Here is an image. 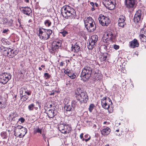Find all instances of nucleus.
Returning a JSON list of instances; mask_svg holds the SVG:
<instances>
[{
    "mask_svg": "<svg viewBox=\"0 0 146 146\" xmlns=\"http://www.w3.org/2000/svg\"><path fill=\"white\" fill-rule=\"evenodd\" d=\"M61 13L62 16L68 19L69 23H71L74 19L76 16L75 10L70 7L66 5L61 9Z\"/></svg>",
    "mask_w": 146,
    "mask_h": 146,
    "instance_id": "f257e3e1",
    "label": "nucleus"
},
{
    "mask_svg": "<svg viewBox=\"0 0 146 146\" xmlns=\"http://www.w3.org/2000/svg\"><path fill=\"white\" fill-rule=\"evenodd\" d=\"M61 13L62 16L68 19L69 23H71L74 19L76 16L75 10L70 7L66 5L61 9Z\"/></svg>",
    "mask_w": 146,
    "mask_h": 146,
    "instance_id": "f03ea898",
    "label": "nucleus"
},
{
    "mask_svg": "<svg viewBox=\"0 0 146 146\" xmlns=\"http://www.w3.org/2000/svg\"><path fill=\"white\" fill-rule=\"evenodd\" d=\"M75 95L77 99L79 100L81 102L86 103L88 100V97L87 93L82 88H77L75 90Z\"/></svg>",
    "mask_w": 146,
    "mask_h": 146,
    "instance_id": "7ed1b4c3",
    "label": "nucleus"
},
{
    "mask_svg": "<svg viewBox=\"0 0 146 146\" xmlns=\"http://www.w3.org/2000/svg\"><path fill=\"white\" fill-rule=\"evenodd\" d=\"M93 68L92 65L85 66L82 70L80 77L84 82L87 81L91 77Z\"/></svg>",
    "mask_w": 146,
    "mask_h": 146,
    "instance_id": "20e7f679",
    "label": "nucleus"
},
{
    "mask_svg": "<svg viewBox=\"0 0 146 146\" xmlns=\"http://www.w3.org/2000/svg\"><path fill=\"white\" fill-rule=\"evenodd\" d=\"M113 104L111 100L108 97H104L101 100V105L102 107L106 109H108L109 113L113 111L112 108Z\"/></svg>",
    "mask_w": 146,
    "mask_h": 146,
    "instance_id": "39448f33",
    "label": "nucleus"
},
{
    "mask_svg": "<svg viewBox=\"0 0 146 146\" xmlns=\"http://www.w3.org/2000/svg\"><path fill=\"white\" fill-rule=\"evenodd\" d=\"M84 23L85 27L88 32H93L96 30L95 23L91 17H89L85 19Z\"/></svg>",
    "mask_w": 146,
    "mask_h": 146,
    "instance_id": "423d86ee",
    "label": "nucleus"
},
{
    "mask_svg": "<svg viewBox=\"0 0 146 146\" xmlns=\"http://www.w3.org/2000/svg\"><path fill=\"white\" fill-rule=\"evenodd\" d=\"M38 31V36L40 39L43 40L48 39L52 33V31L50 29L44 28L39 29Z\"/></svg>",
    "mask_w": 146,
    "mask_h": 146,
    "instance_id": "0eeeda50",
    "label": "nucleus"
},
{
    "mask_svg": "<svg viewBox=\"0 0 146 146\" xmlns=\"http://www.w3.org/2000/svg\"><path fill=\"white\" fill-rule=\"evenodd\" d=\"M100 23L102 26H108L110 23V20L108 17L100 14L98 18Z\"/></svg>",
    "mask_w": 146,
    "mask_h": 146,
    "instance_id": "6e6552de",
    "label": "nucleus"
},
{
    "mask_svg": "<svg viewBox=\"0 0 146 146\" xmlns=\"http://www.w3.org/2000/svg\"><path fill=\"white\" fill-rule=\"evenodd\" d=\"M59 130L62 133L66 134L70 132L71 128L70 125L64 124H60L58 125Z\"/></svg>",
    "mask_w": 146,
    "mask_h": 146,
    "instance_id": "1a4fd4ad",
    "label": "nucleus"
},
{
    "mask_svg": "<svg viewBox=\"0 0 146 146\" xmlns=\"http://www.w3.org/2000/svg\"><path fill=\"white\" fill-rule=\"evenodd\" d=\"M11 76L10 73H3L0 74V82L5 84L11 79Z\"/></svg>",
    "mask_w": 146,
    "mask_h": 146,
    "instance_id": "9d476101",
    "label": "nucleus"
},
{
    "mask_svg": "<svg viewBox=\"0 0 146 146\" xmlns=\"http://www.w3.org/2000/svg\"><path fill=\"white\" fill-rule=\"evenodd\" d=\"M106 39H105L104 41L103 40L104 42L107 43L106 40H110L111 41L114 39L115 38V32L113 30L109 29H108L106 33Z\"/></svg>",
    "mask_w": 146,
    "mask_h": 146,
    "instance_id": "9b49d317",
    "label": "nucleus"
},
{
    "mask_svg": "<svg viewBox=\"0 0 146 146\" xmlns=\"http://www.w3.org/2000/svg\"><path fill=\"white\" fill-rule=\"evenodd\" d=\"M64 108L65 111V113L66 115L69 116L72 115H73L72 112L74 111V109L71 104H69L67 103L65 105Z\"/></svg>",
    "mask_w": 146,
    "mask_h": 146,
    "instance_id": "f8f14e48",
    "label": "nucleus"
},
{
    "mask_svg": "<svg viewBox=\"0 0 146 146\" xmlns=\"http://www.w3.org/2000/svg\"><path fill=\"white\" fill-rule=\"evenodd\" d=\"M98 40V36L96 35H93L90 40L88 48L89 49H92L94 47L95 43Z\"/></svg>",
    "mask_w": 146,
    "mask_h": 146,
    "instance_id": "ddd939ff",
    "label": "nucleus"
},
{
    "mask_svg": "<svg viewBox=\"0 0 146 146\" xmlns=\"http://www.w3.org/2000/svg\"><path fill=\"white\" fill-rule=\"evenodd\" d=\"M143 18V12L140 10H138L135 15L133 21L135 23H137L141 21Z\"/></svg>",
    "mask_w": 146,
    "mask_h": 146,
    "instance_id": "4468645a",
    "label": "nucleus"
},
{
    "mask_svg": "<svg viewBox=\"0 0 146 146\" xmlns=\"http://www.w3.org/2000/svg\"><path fill=\"white\" fill-rule=\"evenodd\" d=\"M136 0H125L126 7L128 9L134 8Z\"/></svg>",
    "mask_w": 146,
    "mask_h": 146,
    "instance_id": "2eb2a0df",
    "label": "nucleus"
},
{
    "mask_svg": "<svg viewBox=\"0 0 146 146\" xmlns=\"http://www.w3.org/2000/svg\"><path fill=\"white\" fill-rule=\"evenodd\" d=\"M19 9L22 13L28 16H29L32 12L31 9L28 7H20Z\"/></svg>",
    "mask_w": 146,
    "mask_h": 146,
    "instance_id": "dca6fc26",
    "label": "nucleus"
},
{
    "mask_svg": "<svg viewBox=\"0 0 146 146\" xmlns=\"http://www.w3.org/2000/svg\"><path fill=\"white\" fill-rule=\"evenodd\" d=\"M104 5L107 8L110 10L114 9L115 6L111 0H108L105 2Z\"/></svg>",
    "mask_w": 146,
    "mask_h": 146,
    "instance_id": "f3484780",
    "label": "nucleus"
},
{
    "mask_svg": "<svg viewBox=\"0 0 146 146\" xmlns=\"http://www.w3.org/2000/svg\"><path fill=\"white\" fill-rule=\"evenodd\" d=\"M130 48H133L138 47L139 46V43L138 41L136 39H134L132 41L129 42Z\"/></svg>",
    "mask_w": 146,
    "mask_h": 146,
    "instance_id": "a211bd4d",
    "label": "nucleus"
},
{
    "mask_svg": "<svg viewBox=\"0 0 146 146\" xmlns=\"http://www.w3.org/2000/svg\"><path fill=\"white\" fill-rule=\"evenodd\" d=\"M19 93L20 96L25 94H26L28 96H29L31 95V92L27 90L25 88L23 87L20 89Z\"/></svg>",
    "mask_w": 146,
    "mask_h": 146,
    "instance_id": "6ab92c4d",
    "label": "nucleus"
},
{
    "mask_svg": "<svg viewBox=\"0 0 146 146\" xmlns=\"http://www.w3.org/2000/svg\"><path fill=\"white\" fill-rule=\"evenodd\" d=\"M10 52H9V57L10 58H12L15 56L18 53L19 50L18 49L11 48H10Z\"/></svg>",
    "mask_w": 146,
    "mask_h": 146,
    "instance_id": "aec40b11",
    "label": "nucleus"
},
{
    "mask_svg": "<svg viewBox=\"0 0 146 146\" xmlns=\"http://www.w3.org/2000/svg\"><path fill=\"white\" fill-rule=\"evenodd\" d=\"M3 55L5 56H8L9 57V52L11 50L10 48L5 47L3 46L1 47Z\"/></svg>",
    "mask_w": 146,
    "mask_h": 146,
    "instance_id": "412c9836",
    "label": "nucleus"
},
{
    "mask_svg": "<svg viewBox=\"0 0 146 146\" xmlns=\"http://www.w3.org/2000/svg\"><path fill=\"white\" fill-rule=\"evenodd\" d=\"M13 23V20L9 18H4V23L6 26L7 27L10 26L12 25Z\"/></svg>",
    "mask_w": 146,
    "mask_h": 146,
    "instance_id": "4be33fe9",
    "label": "nucleus"
},
{
    "mask_svg": "<svg viewBox=\"0 0 146 146\" xmlns=\"http://www.w3.org/2000/svg\"><path fill=\"white\" fill-rule=\"evenodd\" d=\"M82 103L79 100H74L71 102V104L74 109L76 107H78Z\"/></svg>",
    "mask_w": 146,
    "mask_h": 146,
    "instance_id": "5701e85b",
    "label": "nucleus"
},
{
    "mask_svg": "<svg viewBox=\"0 0 146 146\" xmlns=\"http://www.w3.org/2000/svg\"><path fill=\"white\" fill-rule=\"evenodd\" d=\"M71 48L72 51L77 52L79 51L80 47L77 44V43H76L74 45L72 44Z\"/></svg>",
    "mask_w": 146,
    "mask_h": 146,
    "instance_id": "b1692460",
    "label": "nucleus"
},
{
    "mask_svg": "<svg viewBox=\"0 0 146 146\" xmlns=\"http://www.w3.org/2000/svg\"><path fill=\"white\" fill-rule=\"evenodd\" d=\"M110 129L108 127H107L102 130L101 133L102 135H107L110 133Z\"/></svg>",
    "mask_w": 146,
    "mask_h": 146,
    "instance_id": "393cba45",
    "label": "nucleus"
},
{
    "mask_svg": "<svg viewBox=\"0 0 146 146\" xmlns=\"http://www.w3.org/2000/svg\"><path fill=\"white\" fill-rule=\"evenodd\" d=\"M47 114L49 118H53L55 115L54 111L51 110L48 111Z\"/></svg>",
    "mask_w": 146,
    "mask_h": 146,
    "instance_id": "a878e982",
    "label": "nucleus"
},
{
    "mask_svg": "<svg viewBox=\"0 0 146 146\" xmlns=\"http://www.w3.org/2000/svg\"><path fill=\"white\" fill-rule=\"evenodd\" d=\"M24 127L20 125H18L15 127V129H14V135L15 136H16L18 135V131L19 130H21L22 128Z\"/></svg>",
    "mask_w": 146,
    "mask_h": 146,
    "instance_id": "bb28decb",
    "label": "nucleus"
},
{
    "mask_svg": "<svg viewBox=\"0 0 146 146\" xmlns=\"http://www.w3.org/2000/svg\"><path fill=\"white\" fill-rule=\"evenodd\" d=\"M37 133H40V134H42V129H40L39 127H37L34 129V133L36 134Z\"/></svg>",
    "mask_w": 146,
    "mask_h": 146,
    "instance_id": "cd10ccee",
    "label": "nucleus"
},
{
    "mask_svg": "<svg viewBox=\"0 0 146 146\" xmlns=\"http://www.w3.org/2000/svg\"><path fill=\"white\" fill-rule=\"evenodd\" d=\"M27 128L25 127L22 128L21 130H19L18 132H19V133H21V134H23V136H25V134L27 133Z\"/></svg>",
    "mask_w": 146,
    "mask_h": 146,
    "instance_id": "c85d7f7f",
    "label": "nucleus"
},
{
    "mask_svg": "<svg viewBox=\"0 0 146 146\" xmlns=\"http://www.w3.org/2000/svg\"><path fill=\"white\" fill-rule=\"evenodd\" d=\"M125 16L120 15L119 18L118 22H125Z\"/></svg>",
    "mask_w": 146,
    "mask_h": 146,
    "instance_id": "c756f323",
    "label": "nucleus"
},
{
    "mask_svg": "<svg viewBox=\"0 0 146 146\" xmlns=\"http://www.w3.org/2000/svg\"><path fill=\"white\" fill-rule=\"evenodd\" d=\"M44 24L46 26L49 27L51 25V22L50 20L46 19L45 21Z\"/></svg>",
    "mask_w": 146,
    "mask_h": 146,
    "instance_id": "7c9ffc66",
    "label": "nucleus"
},
{
    "mask_svg": "<svg viewBox=\"0 0 146 146\" xmlns=\"http://www.w3.org/2000/svg\"><path fill=\"white\" fill-rule=\"evenodd\" d=\"M139 37L141 41L143 42L146 41V36H145L144 35H139Z\"/></svg>",
    "mask_w": 146,
    "mask_h": 146,
    "instance_id": "2f4dec72",
    "label": "nucleus"
},
{
    "mask_svg": "<svg viewBox=\"0 0 146 146\" xmlns=\"http://www.w3.org/2000/svg\"><path fill=\"white\" fill-rule=\"evenodd\" d=\"M35 108V105L32 103L28 106V108L29 110L30 111H33Z\"/></svg>",
    "mask_w": 146,
    "mask_h": 146,
    "instance_id": "473e14b6",
    "label": "nucleus"
},
{
    "mask_svg": "<svg viewBox=\"0 0 146 146\" xmlns=\"http://www.w3.org/2000/svg\"><path fill=\"white\" fill-rule=\"evenodd\" d=\"M108 54L107 53H105L103 54V57H101L100 58L103 61L105 60L108 58Z\"/></svg>",
    "mask_w": 146,
    "mask_h": 146,
    "instance_id": "72a5a7b5",
    "label": "nucleus"
},
{
    "mask_svg": "<svg viewBox=\"0 0 146 146\" xmlns=\"http://www.w3.org/2000/svg\"><path fill=\"white\" fill-rule=\"evenodd\" d=\"M53 43L59 47L61 46L62 42L61 41H55Z\"/></svg>",
    "mask_w": 146,
    "mask_h": 146,
    "instance_id": "f704fd0d",
    "label": "nucleus"
},
{
    "mask_svg": "<svg viewBox=\"0 0 146 146\" xmlns=\"http://www.w3.org/2000/svg\"><path fill=\"white\" fill-rule=\"evenodd\" d=\"M21 99L23 101H25L29 97L27 95H22L20 96Z\"/></svg>",
    "mask_w": 146,
    "mask_h": 146,
    "instance_id": "c9c22d12",
    "label": "nucleus"
},
{
    "mask_svg": "<svg viewBox=\"0 0 146 146\" xmlns=\"http://www.w3.org/2000/svg\"><path fill=\"white\" fill-rule=\"evenodd\" d=\"M139 35L146 36V30L144 29H141L140 31Z\"/></svg>",
    "mask_w": 146,
    "mask_h": 146,
    "instance_id": "e433bc0d",
    "label": "nucleus"
},
{
    "mask_svg": "<svg viewBox=\"0 0 146 146\" xmlns=\"http://www.w3.org/2000/svg\"><path fill=\"white\" fill-rule=\"evenodd\" d=\"M52 49L53 51H54L56 49H58L59 47L53 44V43L52 44Z\"/></svg>",
    "mask_w": 146,
    "mask_h": 146,
    "instance_id": "4c0bfd02",
    "label": "nucleus"
},
{
    "mask_svg": "<svg viewBox=\"0 0 146 146\" xmlns=\"http://www.w3.org/2000/svg\"><path fill=\"white\" fill-rule=\"evenodd\" d=\"M68 76L72 79H74L76 78V75L74 73L73 74L70 72V73L68 74Z\"/></svg>",
    "mask_w": 146,
    "mask_h": 146,
    "instance_id": "58836bf2",
    "label": "nucleus"
},
{
    "mask_svg": "<svg viewBox=\"0 0 146 146\" xmlns=\"http://www.w3.org/2000/svg\"><path fill=\"white\" fill-rule=\"evenodd\" d=\"M94 106V104H90L88 108L90 112H91L92 111Z\"/></svg>",
    "mask_w": 146,
    "mask_h": 146,
    "instance_id": "ea45409f",
    "label": "nucleus"
},
{
    "mask_svg": "<svg viewBox=\"0 0 146 146\" xmlns=\"http://www.w3.org/2000/svg\"><path fill=\"white\" fill-rule=\"evenodd\" d=\"M108 47V44H104L102 45L100 47V49L101 50V49L102 48H104L105 49H107Z\"/></svg>",
    "mask_w": 146,
    "mask_h": 146,
    "instance_id": "a19ab883",
    "label": "nucleus"
},
{
    "mask_svg": "<svg viewBox=\"0 0 146 146\" xmlns=\"http://www.w3.org/2000/svg\"><path fill=\"white\" fill-rule=\"evenodd\" d=\"M44 76L45 78L46 79H48L50 78L51 75L49 74L48 73H46L44 74Z\"/></svg>",
    "mask_w": 146,
    "mask_h": 146,
    "instance_id": "79ce46f5",
    "label": "nucleus"
},
{
    "mask_svg": "<svg viewBox=\"0 0 146 146\" xmlns=\"http://www.w3.org/2000/svg\"><path fill=\"white\" fill-rule=\"evenodd\" d=\"M125 25V22H118L119 26L122 28L124 27V26Z\"/></svg>",
    "mask_w": 146,
    "mask_h": 146,
    "instance_id": "37998d69",
    "label": "nucleus"
},
{
    "mask_svg": "<svg viewBox=\"0 0 146 146\" xmlns=\"http://www.w3.org/2000/svg\"><path fill=\"white\" fill-rule=\"evenodd\" d=\"M1 136L3 137V139H6L7 138V136L6 135V133H4V132H2V133H1Z\"/></svg>",
    "mask_w": 146,
    "mask_h": 146,
    "instance_id": "c03bdc74",
    "label": "nucleus"
},
{
    "mask_svg": "<svg viewBox=\"0 0 146 146\" xmlns=\"http://www.w3.org/2000/svg\"><path fill=\"white\" fill-rule=\"evenodd\" d=\"M60 33L62 35L63 37H65L66 36V35L68 34V32L66 31L61 32Z\"/></svg>",
    "mask_w": 146,
    "mask_h": 146,
    "instance_id": "a18cd8bd",
    "label": "nucleus"
},
{
    "mask_svg": "<svg viewBox=\"0 0 146 146\" xmlns=\"http://www.w3.org/2000/svg\"><path fill=\"white\" fill-rule=\"evenodd\" d=\"M70 72H71V71L68 69L65 70L64 71V73L65 74H67L68 76V74L70 73Z\"/></svg>",
    "mask_w": 146,
    "mask_h": 146,
    "instance_id": "49530a36",
    "label": "nucleus"
},
{
    "mask_svg": "<svg viewBox=\"0 0 146 146\" xmlns=\"http://www.w3.org/2000/svg\"><path fill=\"white\" fill-rule=\"evenodd\" d=\"M5 105L2 104L1 102H0V108H5Z\"/></svg>",
    "mask_w": 146,
    "mask_h": 146,
    "instance_id": "de8ad7c7",
    "label": "nucleus"
},
{
    "mask_svg": "<svg viewBox=\"0 0 146 146\" xmlns=\"http://www.w3.org/2000/svg\"><path fill=\"white\" fill-rule=\"evenodd\" d=\"M19 121H20L21 123H23L24 122L25 119L23 117H21L19 119Z\"/></svg>",
    "mask_w": 146,
    "mask_h": 146,
    "instance_id": "09e8293b",
    "label": "nucleus"
},
{
    "mask_svg": "<svg viewBox=\"0 0 146 146\" xmlns=\"http://www.w3.org/2000/svg\"><path fill=\"white\" fill-rule=\"evenodd\" d=\"M113 48L116 50L118 49L119 48V46L118 45H114L113 46Z\"/></svg>",
    "mask_w": 146,
    "mask_h": 146,
    "instance_id": "8fccbe9b",
    "label": "nucleus"
},
{
    "mask_svg": "<svg viewBox=\"0 0 146 146\" xmlns=\"http://www.w3.org/2000/svg\"><path fill=\"white\" fill-rule=\"evenodd\" d=\"M42 134V136L43 137V139L44 140V141H46V137L45 134L44 133H43Z\"/></svg>",
    "mask_w": 146,
    "mask_h": 146,
    "instance_id": "3c124183",
    "label": "nucleus"
},
{
    "mask_svg": "<svg viewBox=\"0 0 146 146\" xmlns=\"http://www.w3.org/2000/svg\"><path fill=\"white\" fill-rule=\"evenodd\" d=\"M83 133H82L80 135V138L82 139V141L84 140V139L83 137Z\"/></svg>",
    "mask_w": 146,
    "mask_h": 146,
    "instance_id": "603ef678",
    "label": "nucleus"
},
{
    "mask_svg": "<svg viewBox=\"0 0 146 146\" xmlns=\"http://www.w3.org/2000/svg\"><path fill=\"white\" fill-rule=\"evenodd\" d=\"M9 31V29H5L3 31V33H6L7 32Z\"/></svg>",
    "mask_w": 146,
    "mask_h": 146,
    "instance_id": "864d4df0",
    "label": "nucleus"
},
{
    "mask_svg": "<svg viewBox=\"0 0 146 146\" xmlns=\"http://www.w3.org/2000/svg\"><path fill=\"white\" fill-rule=\"evenodd\" d=\"M24 136L23 135V134L22 133H19V134L18 135V136L20 138H22Z\"/></svg>",
    "mask_w": 146,
    "mask_h": 146,
    "instance_id": "5fc2aeb1",
    "label": "nucleus"
},
{
    "mask_svg": "<svg viewBox=\"0 0 146 146\" xmlns=\"http://www.w3.org/2000/svg\"><path fill=\"white\" fill-rule=\"evenodd\" d=\"M90 138H91L90 136H89V137H88V139H84V140L86 142H87L90 139Z\"/></svg>",
    "mask_w": 146,
    "mask_h": 146,
    "instance_id": "6e6d98bb",
    "label": "nucleus"
},
{
    "mask_svg": "<svg viewBox=\"0 0 146 146\" xmlns=\"http://www.w3.org/2000/svg\"><path fill=\"white\" fill-rule=\"evenodd\" d=\"M90 5L93 7H94V4L93 2H90Z\"/></svg>",
    "mask_w": 146,
    "mask_h": 146,
    "instance_id": "4d7b16f0",
    "label": "nucleus"
},
{
    "mask_svg": "<svg viewBox=\"0 0 146 146\" xmlns=\"http://www.w3.org/2000/svg\"><path fill=\"white\" fill-rule=\"evenodd\" d=\"M64 64V62H61L60 63V66H62Z\"/></svg>",
    "mask_w": 146,
    "mask_h": 146,
    "instance_id": "13d9d810",
    "label": "nucleus"
},
{
    "mask_svg": "<svg viewBox=\"0 0 146 146\" xmlns=\"http://www.w3.org/2000/svg\"><path fill=\"white\" fill-rule=\"evenodd\" d=\"M44 84L46 86H49L48 84V83L47 82H45Z\"/></svg>",
    "mask_w": 146,
    "mask_h": 146,
    "instance_id": "bf43d9fd",
    "label": "nucleus"
},
{
    "mask_svg": "<svg viewBox=\"0 0 146 146\" xmlns=\"http://www.w3.org/2000/svg\"><path fill=\"white\" fill-rule=\"evenodd\" d=\"M89 136H90L88 134H87L85 135L84 136V137L85 138H87L88 137H88H89Z\"/></svg>",
    "mask_w": 146,
    "mask_h": 146,
    "instance_id": "052dcab7",
    "label": "nucleus"
},
{
    "mask_svg": "<svg viewBox=\"0 0 146 146\" xmlns=\"http://www.w3.org/2000/svg\"><path fill=\"white\" fill-rule=\"evenodd\" d=\"M116 135H117V136H120L121 135V134L120 133H118V132H117L116 133Z\"/></svg>",
    "mask_w": 146,
    "mask_h": 146,
    "instance_id": "680f3d73",
    "label": "nucleus"
},
{
    "mask_svg": "<svg viewBox=\"0 0 146 146\" xmlns=\"http://www.w3.org/2000/svg\"><path fill=\"white\" fill-rule=\"evenodd\" d=\"M21 19H18V21L20 24H21Z\"/></svg>",
    "mask_w": 146,
    "mask_h": 146,
    "instance_id": "e2e57ef3",
    "label": "nucleus"
},
{
    "mask_svg": "<svg viewBox=\"0 0 146 146\" xmlns=\"http://www.w3.org/2000/svg\"><path fill=\"white\" fill-rule=\"evenodd\" d=\"M2 40V41H4L5 42H7L6 41L7 40V39L4 38H3Z\"/></svg>",
    "mask_w": 146,
    "mask_h": 146,
    "instance_id": "0e129e2a",
    "label": "nucleus"
},
{
    "mask_svg": "<svg viewBox=\"0 0 146 146\" xmlns=\"http://www.w3.org/2000/svg\"><path fill=\"white\" fill-rule=\"evenodd\" d=\"M18 73H19V75L20 74V75H21V76L23 75V74L22 72H19Z\"/></svg>",
    "mask_w": 146,
    "mask_h": 146,
    "instance_id": "69168bd1",
    "label": "nucleus"
},
{
    "mask_svg": "<svg viewBox=\"0 0 146 146\" xmlns=\"http://www.w3.org/2000/svg\"><path fill=\"white\" fill-rule=\"evenodd\" d=\"M95 5H96V7H98V4H97V3H95Z\"/></svg>",
    "mask_w": 146,
    "mask_h": 146,
    "instance_id": "338daca9",
    "label": "nucleus"
},
{
    "mask_svg": "<svg viewBox=\"0 0 146 146\" xmlns=\"http://www.w3.org/2000/svg\"><path fill=\"white\" fill-rule=\"evenodd\" d=\"M91 10L92 11H94L95 10V9L94 8V7H93L92 8Z\"/></svg>",
    "mask_w": 146,
    "mask_h": 146,
    "instance_id": "774afa93",
    "label": "nucleus"
}]
</instances>
